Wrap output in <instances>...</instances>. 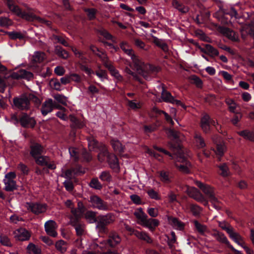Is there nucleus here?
<instances>
[{
    "mask_svg": "<svg viewBox=\"0 0 254 254\" xmlns=\"http://www.w3.org/2000/svg\"><path fill=\"white\" fill-rule=\"evenodd\" d=\"M120 48L127 55L131 57L132 61V64H130L129 66L126 67L125 71L129 75V78L138 81L140 83H143L142 79L141 76L143 77L146 79H147V73L145 72L142 66L141 61L138 59L133 53L132 49H127L126 47H128L126 42L122 41L120 44Z\"/></svg>",
    "mask_w": 254,
    "mask_h": 254,
    "instance_id": "nucleus-1",
    "label": "nucleus"
},
{
    "mask_svg": "<svg viewBox=\"0 0 254 254\" xmlns=\"http://www.w3.org/2000/svg\"><path fill=\"white\" fill-rule=\"evenodd\" d=\"M3 0L8 9L18 17L28 21H40L41 20V18L32 12V9L31 8L27 7L26 11H23L21 8L15 4L13 0Z\"/></svg>",
    "mask_w": 254,
    "mask_h": 254,
    "instance_id": "nucleus-2",
    "label": "nucleus"
},
{
    "mask_svg": "<svg viewBox=\"0 0 254 254\" xmlns=\"http://www.w3.org/2000/svg\"><path fill=\"white\" fill-rule=\"evenodd\" d=\"M176 155V166L180 171L184 173H188L191 166L190 163L187 160V157L189 156V151L186 149L180 148Z\"/></svg>",
    "mask_w": 254,
    "mask_h": 254,
    "instance_id": "nucleus-3",
    "label": "nucleus"
},
{
    "mask_svg": "<svg viewBox=\"0 0 254 254\" xmlns=\"http://www.w3.org/2000/svg\"><path fill=\"white\" fill-rule=\"evenodd\" d=\"M195 184L207 196L209 201L213 204L214 207L217 210L220 209L221 205H220V201L215 195L213 188L198 181H195Z\"/></svg>",
    "mask_w": 254,
    "mask_h": 254,
    "instance_id": "nucleus-4",
    "label": "nucleus"
},
{
    "mask_svg": "<svg viewBox=\"0 0 254 254\" xmlns=\"http://www.w3.org/2000/svg\"><path fill=\"white\" fill-rule=\"evenodd\" d=\"M114 221V217L111 213L105 215H100L98 217L96 228L99 232L106 233L107 232L106 225Z\"/></svg>",
    "mask_w": 254,
    "mask_h": 254,
    "instance_id": "nucleus-5",
    "label": "nucleus"
},
{
    "mask_svg": "<svg viewBox=\"0 0 254 254\" xmlns=\"http://www.w3.org/2000/svg\"><path fill=\"white\" fill-rule=\"evenodd\" d=\"M218 13L219 15L221 17L222 21L227 24L231 21L230 18H229L227 16V15H229L231 18L235 17L236 19H237L240 17L237 10L233 7H231L229 9H225L222 7H220Z\"/></svg>",
    "mask_w": 254,
    "mask_h": 254,
    "instance_id": "nucleus-6",
    "label": "nucleus"
},
{
    "mask_svg": "<svg viewBox=\"0 0 254 254\" xmlns=\"http://www.w3.org/2000/svg\"><path fill=\"white\" fill-rule=\"evenodd\" d=\"M15 177L16 175L14 172H9L5 175L3 183L6 191H11L17 189L16 182L14 180Z\"/></svg>",
    "mask_w": 254,
    "mask_h": 254,
    "instance_id": "nucleus-7",
    "label": "nucleus"
},
{
    "mask_svg": "<svg viewBox=\"0 0 254 254\" xmlns=\"http://www.w3.org/2000/svg\"><path fill=\"white\" fill-rule=\"evenodd\" d=\"M10 77L12 80H14V81H12V86H14L15 84V81L14 80L23 78L29 81L33 78L34 75L30 71H27L25 69H21L16 72H13L11 74Z\"/></svg>",
    "mask_w": 254,
    "mask_h": 254,
    "instance_id": "nucleus-8",
    "label": "nucleus"
},
{
    "mask_svg": "<svg viewBox=\"0 0 254 254\" xmlns=\"http://www.w3.org/2000/svg\"><path fill=\"white\" fill-rule=\"evenodd\" d=\"M89 202L93 208L103 211H107L110 209L107 202H105L97 195L91 196Z\"/></svg>",
    "mask_w": 254,
    "mask_h": 254,
    "instance_id": "nucleus-9",
    "label": "nucleus"
},
{
    "mask_svg": "<svg viewBox=\"0 0 254 254\" xmlns=\"http://www.w3.org/2000/svg\"><path fill=\"white\" fill-rule=\"evenodd\" d=\"M217 123L211 119L207 114H203L200 120V127L203 131L206 133H209L210 131V125L216 126Z\"/></svg>",
    "mask_w": 254,
    "mask_h": 254,
    "instance_id": "nucleus-10",
    "label": "nucleus"
},
{
    "mask_svg": "<svg viewBox=\"0 0 254 254\" xmlns=\"http://www.w3.org/2000/svg\"><path fill=\"white\" fill-rule=\"evenodd\" d=\"M54 108L63 110L64 107H62L59 105L54 103L53 100L51 99L46 101L42 105L41 108V113L43 115L46 116L48 113L51 112Z\"/></svg>",
    "mask_w": 254,
    "mask_h": 254,
    "instance_id": "nucleus-11",
    "label": "nucleus"
},
{
    "mask_svg": "<svg viewBox=\"0 0 254 254\" xmlns=\"http://www.w3.org/2000/svg\"><path fill=\"white\" fill-rule=\"evenodd\" d=\"M26 207L35 214L44 213L47 210L46 204L39 203L27 202L26 204Z\"/></svg>",
    "mask_w": 254,
    "mask_h": 254,
    "instance_id": "nucleus-12",
    "label": "nucleus"
},
{
    "mask_svg": "<svg viewBox=\"0 0 254 254\" xmlns=\"http://www.w3.org/2000/svg\"><path fill=\"white\" fill-rule=\"evenodd\" d=\"M230 238L233 240L236 244L242 247L246 252H248L250 249L245 245L244 239L238 233L234 231V229L228 234Z\"/></svg>",
    "mask_w": 254,
    "mask_h": 254,
    "instance_id": "nucleus-13",
    "label": "nucleus"
},
{
    "mask_svg": "<svg viewBox=\"0 0 254 254\" xmlns=\"http://www.w3.org/2000/svg\"><path fill=\"white\" fill-rule=\"evenodd\" d=\"M57 225L56 223L52 220L47 221L45 224V229L47 234L53 237H57L58 233L56 232Z\"/></svg>",
    "mask_w": 254,
    "mask_h": 254,
    "instance_id": "nucleus-14",
    "label": "nucleus"
},
{
    "mask_svg": "<svg viewBox=\"0 0 254 254\" xmlns=\"http://www.w3.org/2000/svg\"><path fill=\"white\" fill-rule=\"evenodd\" d=\"M14 237L18 240L24 241L29 239L30 234L24 228H19L14 231Z\"/></svg>",
    "mask_w": 254,
    "mask_h": 254,
    "instance_id": "nucleus-15",
    "label": "nucleus"
},
{
    "mask_svg": "<svg viewBox=\"0 0 254 254\" xmlns=\"http://www.w3.org/2000/svg\"><path fill=\"white\" fill-rule=\"evenodd\" d=\"M13 103L16 107L23 110L28 108L29 101L26 96L16 97L13 99Z\"/></svg>",
    "mask_w": 254,
    "mask_h": 254,
    "instance_id": "nucleus-16",
    "label": "nucleus"
},
{
    "mask_svg": "<svg viewBox=\"0 0 254 254\" xmlns=\"http://www.w3.org/2000/svg\"><path fill=\"white\" fill-rule=\"evenodd\" d=\"M103 154L105 155H108V162L110 167L115 171H118L119 170V164L116 156L114 154H108L106 149L104 150Z\"/></svg>",
    "mask_w": 254,
    "mask_h": 254,
    "instance_id": "nucleus-17",
    "label": "nucleus"
},
{
    "mask_svg": "<svg viewBox=\"0 0 254 254\" xmlns=\"http://www.w3.org/2000/svg\"><path fill=\"white\" fill-rule=\"evenodd\" d=\"M121 242V238L119 236L118 234H117L115 232H113L111 233L109 236V239L108 240L107 243H106L105 241H103L102 242H101L100 243V248H102L104 247L102 246L104 244L108 243L110 246L111 247H114L119 244Z\"/></svg>",
    "mask_w": 254,
    "mask_h": 254,
    "instance_id": "nucleus-18",
    "label": "nucleus"
},
{
    "mask_svg": "<svg viewBox=\"0 0 254 254\" xmlns=\"http://www.w3.org/2000/svg\"><path fill=\"white\" fill-rule=\"evenodd\" d=\"M159 222L157 219L152 218H146L141 225L147 228L150 231H153L159 225Z\"/></svg>",
    "mask_w": 254,
    "mask_h": 254,
    "instance_id": "nucleus-19",
    "label": "nucleus"
},
{
    "mask_svg": "<svg viewBox=\"0 0 254 254\" xmlns=\"http://www.w3.org/2000/svg\"><path fill=\"white\" fill-rule=\"evenodd\" d=\"M21 125L24 127H33L35 125V121L33 118L29 117L27 115H23L20 119Z\"/></svg>",
    "mask_w": 254,
    "mask_h": 254,
    "instance_id": "nucleus-20",
    "label": "nucleus"
},
{
    "mask_svg": "<svg viewBox=\"0 0 254 254\" xmlns=\"http://www.w3.org/2000/svg\"><path fill=\"white\" fill-rule=\"evenodd\" d=\"M30 148V155L34 158L38 157L43 153V148L42 146L38 143L32 144Z\"/></svg>",
    "mask_w": 254,
    "mask_h": 254,
    "instance_id": "nucleus-21",
    "label": "nucleus"
},
{
    "mask_svg": "<svg viewBox=\"0 0 254 254\" xmlns=\"http://www.w3.org/2000/svg\"><path fill=\"white\" fill-rule=\"evenodd\" d=\"M167 244L172 251L175 250L176 246L178 245L176 237L174 232L172 231L170 236H167Z\"/></svg>",
    "mask_w": 254,
    "mask_h": 254,
    "instance_id": "nucleus-22",
    "label": "nucleus"
},
{
    "mask_svg": "<svg viewBox=\"0 0 254 254\" xmlns=\"http://www.w3.org/2000/svg\"><path fill=\"white\" fill-rule=\"evenodd\" d=\"M134 216L137 219L138 223L141 225L146 218H148L147 215L143 211L141 208L136 209L134 213Z\"/></svg>",
    "mask_w": 254,
    "mask_h": 254,
    "instance_id": "nucleus-23",
    "label": "nucleus"
},
{
    "mask_svg": "<svg viewBox=\"0 0 254 254\" xmlns=\"http://www.w3.org/2000/svg\"><path fill=\"white\" fill-rule=\"evenodd\" d=\"M219 31L229 39L234 40L235 39V33L233 30L228 27L220 26L219 28Z\"/></svg>",
    "mask_w": 254,
    "mask_h": 254,
    "instance_id": "nucleus-24",
    "label": "nucleus"
},
{
    "mask_svg": "<svg viewBox=\"0 0 254 254\" xmlns=\"http://www.w3.org/2000/svg\"><path fill=\"white\" fill-rule=\"evenodd\" d=\"M71 224L74 227L76 232L78 235H82L83 234L85 229V225L83 223L75 222L74 221L70 220Z\"/></svg>",
    "mask_w": 254,
    "mask_h": 254,
    "instance_id": "nucleus-25",
    "label": "nucleus"
},
{
    "mask_svg": "<svg viewBox=\"0 0 254 254\" xmlns=\"http://www.w3.org/2000/svg\"><path fill=\"white\" fill-rule=\"evenodd\" d=\"M160 181L165 184H169L172 182V177L169 173L165 171L158 172Z\"/></svg>",
    "mask_w": 254,
    "mask_h": 254,
    "instance_id": "nucleus-26",
    "label": "nucleus"
},
{
    "mask_svg": "<svg viewBox=\"0 0 254 254\" xmlns=\"http://www.w3.org/2000/svg\"><path fill=\"white\" fill-rule=\"evenodd\" d=\"M55 51L59 57L63 59H67L69 57L68 52L60 46H56Z\"/></svg>",
    "mask_w": 254,
    "mask_h": 254,
    "instance_id": "nucleus-27",
    "label": "nucleus"
},
{
    "mask_svg": "<svg viewBox=\"0 0 254 254\" xmlns=\"http://www.w3.org/2000/svg\"><path fill=\"white\" fill-rule=\"evenodd\" d=\"M172 5L182 13H186L189 11L188 7H186L179 0H172Z\"/></svg>",
    "mask_w": 254,
    "mask_h": 254,
    "instance_id": "nucleus-28",
    "label": "nucleus"
},
{
    "mask_svg": "<svg viewBox=\"0 0 254 254\" xmlns=\"http://www.w3.org/2000/svg\"><path fill=\"white\" fill-rule=\"evenodd\" d=\"M111 145L115 151L122 154L124 152V146L118 140L113 139L111 140Z\"/></svg>",
    "mask_w": 254,
    "mask_h": 254,
    "instance_id": "nucleus-29",
    "label": "nucleus"
},
{
    "mask_svg": "<svg viewBox=\"0 0 254 254\" xmlns=\"http://www.w3.org/2000/svg\"><path fill=\"white\" fill-rule=\"evenodd\" d=\"M169 223L175 229L181 230L184 228L183 223L176 218L171 217L169 218Z\"/></svg>",
    "mask_w": 254,
    "mask_h": 254,
    "instance_id": "nucleus-30",
    "label": "nucleus"
},
{
    "mask_svg": "<svg viewBox=\"0 0 254 254\" xmlns=\"http://www.w3.org/2000/svg\"><path fill=\"white\" fill-rule=\"evenodd\" d=\"M55 247L57 251L61 253H65L67 249V244L63 240H60L55 243Z\"/></svg>",
    "mask_w": 254,
    "mask_h": 254,
    "instance_id": "nucleus-31",
    "label": "nucleus"
},
{
    "mask_svg": "<svg viewBox=\"0 0 254 254\" xmlns=\"http://www.w3.org/2000/svg\"><path fill=\"white\" fill-rule=\"evenodd\" d=\"M193 223L196 230L201 235H204L206 233L208 232L207 227L206 225L200 223L197 221H194Z\"/></svg>",
    "mask_w": 254,
    "mask_h": 254,
    "instance_id": "nucleus-32",
    "label": "nucleus"
},
{
    "mask_svg": "<svg viewBox=\"0 0 254 254\" xmlns=\"http://www.w3.org/2000/svg\"><path fill=\"white\" fill-rule=\"evenodd\" d=\"M194 138L195 144L197 148H201L205 146L204 140L200 133H195Z\"/></svg>",
    "mask_w": 254,
    "mask_h": 254,
    "instance_id": "nucleus-33",
    "label": "nucleus"
},
{
    "mask_svg": "<svg viewBox=\"0 0 254 254\" xmlns=\"http://www.w3.org/2000/svg\"><path fill=\"white\" fill-rule=\"evenodd\" d=\"M190 212L194 216H199L202 211V208L198 205L190 204L188 206Z\"/></svg>",
    "mask_w": 254,
    "mask_h": 254,
    "instance_id": "nucleus-34",
    "label": "nucleus"
},
{
    "mask_svg": "<svg viewBox=\"0 0 254 254\" xmlns=\"http://www.w3.org/2000/svg\"><path fill=\"white\" fill-rule=\"evenodd\" d=\"M195 193L191 197L197 201L202 203L204 205L208 204V201L204 195L198 190L195 191Z\"/></svg>",
    "mask_w": 254,
    "mask_h": 254,
    "instance_id": "nucleus-35",
    "label": "nucleus"
},
{
    "mask_svg": "<svg viewBox=\"0 0 254 254\" xmlns=\"http://www.w3.org/2000/svg\"><path fill=\"white\" fill-rule=\"evenodd\" d=\"M36 164L40 166H47L50 161L49 158L46 156H41L34 158Z\"/></svg>",
    "mask_w": 254,
    "mask_h": 254,
    "instance_id": "nucleus-36",
    "label": "nucleus"
},
{
    "mask_svg": "<svg viewBox=\"0 0 254 254\" xmlns=\"http://www.w3.org/2000/svg\"><path fill=\"white\" fill-rule=\"evenodd\" d=\"M134 235L138 238L144 240L148 243L152 242L151 238L144 232L135 231L134 232Z\"/></svg>",
    "mask_w": 254,
    "mask_h": 254,
    "instance_id": "nucleus-37",
    "label": "nucleus"
},
{
    "mask_svg": "<svg viewBox=\"0 0 254 254\" xmlns=\"http://www.w3.org/2000/svg\"><path fill=\"white\" fill-rule=\"evenodd\" d=\"M27 252L29 254H41V249L32 243H30L27 247Z\"/></svg>",
    "mask_w": 254,
    "mask_h": 254,
    "instance_id": "nucleus-38",
    "label": "nucleus"
},
{
    "mask_svg": "<svg viewBox=\"0 0 254 254\" xmlns=\"http://www.w3.org/2000/svg\"><path fill=\"white\" fill-rule=\"evenodd\" d=\"M238 134L244 138L254 141V133L248 130L240 131Z\"/></svg>",
    "mask_w": 254,
    "mask_h": 254,
    "instance_id": "nucleus-39",
    "label": "nucleus"
},
{
    "mask_svg": "<svg viewBox=\"0 0 254 254\" xmlns=\"http://www.w3.org/2000/svg\"><path fill=\"white\" fill-rule=\"evenodd\" d=\"M190 82L195 85L198 88H201L203 85L202 80L196 75H192L190 77Z\"/></svg>",
    "mask_w": 254,
    "mask_h": 254,
    "instance_id": "nucleus-40",
    "label": "nucleus"
},
{
    "mask_svg": "<svg viewBox=\"0 0 254 254\" xmlns=\"http://www.w3.org/2000/svg\"><path fill=\"white\" fill-rule=\"evenodd\" d=\"M45 55L42 52H36L33 57V61L34 63H40L45 59Z\"/></svg>",
    "mask_w": 254,
    "mask_h": 254,
    "instance_id": "nucleus-41",
    "label": "nucleus"
},
{
    "mask_svg": "<svg viewBox=\"0 0 254 254\" xmlns=\"http://www.w3.org/2000/svg\"><path fill=\"white\" fill-rule=\"evenodd\" d=\"M96 213L92 211H88L85 214V218L90 223H93L96 221Z\"/></svg>",
    "mask_w": 254,
    "mask_h": 254,
    "instance_id": "nucleus-42",
    "label": "nucleus"
},
{
    "mask_svg": "<svg viewBox=\"0 0 254 254\" xmlns=\"http://www.w3.org/2000/svg\"><path fill=\"white\" fill-rule=\"evenodd\" d=\"M127 105L130 109L136 110L140 108L142 105V103L136 100H128Z\"/></svg>",
    "mask_w": 254,
    "mask_h": 254,
    "instance_id": "nucleus-43",
    "label": "nucleus"
},
{
    "mask_svg": "<svg viewBox=\"0 0 254 254\" xmlns=\"http://www.w3.org/2000/svg\"><path fill=\"white\" fill-rule=\"evenodd\" d=\"M159 101L171 103L176 105L181 104L180 101L175 99L174 98V96H161V99H159Z\"/></svg>",
    "mask_w": 254,
    "mask_h": 254,
    "instance_id": "nucleus-44",
    "label": "nucleus"
},
{
    "mask_svg": "<svg viewBox=\"0 0 254 254\" xmlns=\"http://www.w3.org/2000/svg\"><path fill=\"white\" fill-rule=\"evenodd\" d=\"M206 48L207 50V55L212 57L218 56V51L211 45L206 44Z\"/></svg>",
    "mask_w": 254,
    "mask_h": 254,
    "instance_id": "nucleus-45",
    "label": "nucleus"
},
{
    "mask_svg": "<svg viewBox=\"0 0 254 254\" xmlns=\"http://www.w3.org/2000/svg\"><path fill=\"white\" fill-rule=\"evenodd\" d=\"M85 12L87 13V15L89 20H92L96 18L97 10L93 8H87L85 9Z\"/></svg>",
    "mask_w": 254,
    "mask_h": 254,
    "instance_id": "nucleus-46",
    "label": "nucleus"
},
{
    "mask_svg": "<svg viewBox=\"0 0 254 254\" xmlns=\"http://www.w3.org/2000/svg\"><path fill=\"white\" fill-rule=\"evenodd\" d=\"M226 103L228 106L230 112L236 113V109L238 106L237 104L230 98H227L226 100Z\"/></svg>",
    "mask_w": 254,
    "mask_h": 254,
    "instance_id": "nucleus-47",
    "label": "nucleus"
},
{
    "mask_svg": "<svg viewBox=\"0 0 254 254\" xmlns=\"http://www.w3.org/2000/svg\"><path fill=\"white\" fill-rule=\"evenodd\" d=\"M83 173L84 172L82 171L79 172L77 171L75 172L74 170H68L64 172L63 176L67 180H70L73 177L74 175Z\"/></svg>",
    "mask_w": 254,
    "mask_h": 254,
    "instance_id": "nucleus-48",
    "label": "nucleus"
},
{
    "mask_svg": "<svg viewBox=\"0 0 254 254\" xmlns=\"http://www.w3.org/2000/svg\"><path fill=\"white\" fill-rule=\"evenodd\" d=\"M69 153L71 158L74 160H76L79 157V152L77 148L74 147H70L68 149Z\"/></svg>",
    "mask_w": 254,
    "mask_h": 254,
    "instance_id": "nucleus-49",
    "label": "nucleus"
},
{
    "mask_svg": "<svg viewBox=\"0 0 254 254\" xmlns=\"http://www.w3.org/2000/svg\"><path fill=\"white\" fill-rule=\"evenodd\" d=\"M218 224L219 227L223 230H225L228 234H229L233 230V228L228 224L226 223L225 221H219Z\"/></svg>",
    "mask_w": 254,
    "mask_h": 254,
    "instance_id": "nucleus-50",
    "label": "nucleus"
},
{
    "mask_svg": "<svg viewBox=\"0 0 254 254\" xmlns=\"http://www.w3.org/2000/svg\"><path fill=\"white\" fill-rule=\"evenodd\" d=\"M154 43L157 46L160 48L164 51H166L168 50L167 44L163 42L161 40L156 38V39H155L154 41Z\"/></svg>",
    "mask_w": 254,
    "mask_h": 254,
    "instance_id": "nucleus-51",
    "label": "nucleus"
},
{
    "mask_svg": "<svg viewBox=\"0 0 254 254\" xmlns=\"http://www.w3.org/2000/svg\"><path fill=\"white\" fill-rule=\"evenodd\" d=\"M219 168L221 171V175L224 177L228 176L230 174L229 169L226 164H223L219 166Z\"/></svg>",
    "mask_w": 254,
    "mask_h": 254,
    "instance_id": "nucleus-52",
    "label": "nucleus"
},
{
    "mask_svg": "<svg viewBox=\"0 0 254 254\" xmlns=\"http://www.w3.org/2000/svg\"><path fill=\"white\" fill-rule=\"evenodd\" d=\"M0 243L5 246H11V244L9 239L7 236L4 235H1L0 236Z\"/></svg>",
    "mask_w": 254,
    "mask_h": 254,
    "instance_id": "nucleus-53",
    "label": "nucleus"
},
{
    "mask_svg": "<svg viewBox=\"0 0 254 254\" xmlns=\"http://www.w3.org/2000/svg\"><path fill=\"white\" fill-rule=\"evenodd\" d=\"M8 36L11 39L13 40L22 39L24 38L21 33L17 32H8Z\"/></svg>",
    "mask_w": 254,
    "mask_h": 254,
    "instance_id": "nucleus-54",
    "label": "nucleus"
},
{
    "mask_svg": "<svg viewBox=\"0 0 254 254\" xmlns=\"http://www.w3.org/2000/svg\"><path fill=\"white\" fill-rule=\"evenodd\" d=\"M226 149V146L224 144H220L217 145L216 150L214 151L217 155L221 156L223 154Z\"/></svg>",
    "mask_w": 254,
    "mask_h": 254,
    "instance_id": "nucleus-55",
    "label": "nucleus"
},
{
    "mask_svg": "<svg viewBox=\"0 0 254 254\" xmlns=\"http://www.w3.org/2000/svg\"><path fill=\"white\" fill-rule=\"evenodd\" d=\"M100 34L103 36L106 39L112 40L113 42H115V41L113 40V36L107 30L104 29L101 31Z\"/></svg>",
    "mask_w": 254,
    "mask_h": 254,
    "instance_id": "nucleus-56",
    "label": "nucleus"
},
{
    "mask_svg": "<svg viewBox=\"0 0 254 254\" xmlns=\"http://www.w3.org/2000/svg\"><path fill=\"white\" fill-rule=\"evenodd\" d=\"M99 70L95 71V74L100 78L106 79L107 78V73L106 70L100 69V65L98 66Z\"/></svg>",
    "mask_w": 254,
    "mask_h": 254,
    "instance_id": "nucleus-57",
    "label": "nucleus"
},
{
    "mask_svg": "<svg viewBox=\"0 0 254 254\" xmlns=\"http://www.w3.org/2000/svg\"><path fill=\"white\" fill-rule=\"evenodd\" d=\"M18 170L22 172V173L24 175H26L28 174L29 169L27 166L23 164V163H20L17 167Z\"/></svg>",
    "mask_w": 254,
    "mask_h": 254,
    "instance_id": "nucleus-58",
    "label": "nucleus"
},
{
    "mask_svg": "<svg viewBox=\"0 0 254 254\" xmlns=\"http://www.w3.org/2000/svg\"><path fill=\"white\" fill-rule=\"evenodd\" d=\"M50 85L57 90H61V83L57 79H53L50 80Z\"/></svg>",
    "mask_w": 254,
    "mask_h": 254,
    "instance_id": "nucleus-59",
    "label": "nucleus"
},
{
    "mask_svg": "<svg viewBox=\"0 0 254 254\" xmlns=\"http://www.w3.org/2000/svg\"><path fill=\"white\" fill-rule=\"evenodd\" d=\"M71 212L75 217H80L83 213V208H80L79 209H76L71 208Z\"/></svg>",
    "mask_w": 254,
    "mask_h": 254,
    "instance_id": "nucleus-60",
    "label": "nucleus"
},
{
    "mask_svg": "<svg viewBox=\"0 0 254 254\" xmlns=\"http://www.w3.org/2000/svg\"><path fill=\"white\" fill-rule=\"evenodd\" d=\"M216 240L220 242L225 243L226 244H229L227 237L223 233L220 232L218 234Z\"/></svg>",
    "mask_w": 254,
    "mask_h": 254,
    "instance_id": "nucleus-61",
    "label": "nucleus"
},
{
    "mask_svg": "<svg viewBox=\"0 0 254 254\" xmlns=\"http://www.w3.org/2000/svg\"><path fill=\"white\" fill-rule=\"evenodd\" d=\"M90 186L91 188L98 190L100 189L102 187L101 184L97 179H93L91 180L90 183Z\"/></svg>",
    "mask_w": 254,
    "mask_h": 254,
    "instance_id": "nucleus-62",
    "label": "nucleus"
},
{
    "mask_svg": "<svg viewBox=\"0 0 254 254\" xmlns=\"http://www.w3.org/2000/svg\"><path fill=\"white\" fill-rule=\"evenodd\" d=\"M166 133L168 136L177 138L180 137V133L173 129L169 128L167 129Z\"/></svg>",
    "mask_w": 254,
    "mask_h": 254,
    "instance_id": "nucleus-63",
    "label": "nucleus"
},
{
    "mask_svg": "<svg viewBox=\"0 0 254 254\" xmlns=\"http://www.w3.org/2000/svg\"><path fill=\"white\" fill-rule=\"evenodd\" d=\"M109 71L111 75L114 76L118 80H121L122 79V76L119 73V71L117 69H116L115 67H114Z\"/></svg>",
    "mask_w": 254,
    "mask_h": 254,
    "instance_id": "nucleus-64",
    "label": "nucleus"
}]
</instances>
